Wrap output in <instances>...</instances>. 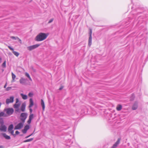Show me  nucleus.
Returning a JSON list of instances; mask_svg holds the SVG:
<instances>
[{
    "label": "nucleus",
    "instance_id": "obj_31",
    "mask_svg": "<svg viewBox=\"0 0 148 148\" xmlns=\"http://www.w3.org/2000/svg\"><path fill=\"white\" fill-rule=\"evenodd\" d=\"M34 132H33L31 134H30V135H29V136H26V137H25V138H27L29 137L30 136H32V135H33V134H34Z\"/></svg>",
    "mask_w": 148,
    "mask_h": 148
},
{
    "label": "nucleus",
    "instance_id": "obj_2",
    "mask_svg": "<svg viewBox=\"0 0 148 148\" xmlns=\"http://www.w3.org/2000/svg\"><path fill=\"white\" fill-rule=\"evenodd\" d=\"M27 113H22L20 115V119L23 123H25L27 117Z\"/></svg>",
    "mask_w": 148,
    "mask_h": 148
},
{
    "label": "nucleus",
    "instance_id": "obj_39",
    "mask_svg": "<svg viewBox=\"0 0 148 148\" xmlns=\"http://www.w3.org/2000/svg\"><path fill=\"white\" fill-rule=\"evenodd\" d=\"M16 38L17 39H18V41H19V42H20L21 43V39H20L18 37H16Z\"/></svg>",
    "mask_w": 148,
    "mask_h": 148
},
{
    "label": "nucleus",
    "instance_id": "obj_9",
    "mask_svg": "<svg viewBox=\"0 0 148 148\" xmlns=\"http://www.w3.org/2000/svg\"><path fill=\"white\" fill-rule=\"evenodd\" d=\"M121 139L118 138L116 143L111 148H116L120 143Z\"/></svg>",
    "mask_w": 148,
    "mask_h": 148
},
{
    "label": "nucleus",
    "instance_id": "obj_5",
    "mask_svg": "<svg viewBox=\"0 0 148 148\" xmlns=\"http://www.w3.org/2000/svg\"><path fill=\"white\" fill-rule=\"evenodd\" d=\"M40 45V44H37L34 45L30 46L27 47V50L29 51H31L38 47Z\"/></svg>",
    "mask_w": 148,
    "mask_h": 148
},
{
    "label": "nucleus",
    "instance_id": "obj_48",
    "mask_svg": "<svg viewBox=\"0 0 148 148\" xmlns=\"http://www.w3.org/2000/svg\"><path fill=\"white\" fill-rule=\"evenodd\" d=\"M20 136H23V134L20 135Z\"/></svg>",
    "mask_w": 148,
    "mask_h": 148
},
{
    "label": "nucleus",
    "instance_id": "obj_12",
    "mask_svg": "<svg viewBox=\"0 0 148 148\" xmlns=\"http://www.w3.org/2000/svg\"><path fill=\"white\" fill-rule=\"evenodd\" d=\"M25 103H23L21 107V110L22 112H23L25 111Z\"/></svg>",
    "mask_w": 148,
    "mask_h": 148
},
{
    "label": "nucleus",
    "instance_id": "obj_38",
    "mask_svg": "<svg viewBox=\"0 0 148 148\" xmlns=\"http://www.w3.org/2000/svg\"><path fill=\"white\" fill-rule=\"evenodd\" d=\"M10 133L12 135H13L14 133V131L13 130H12L11 131H10V132H8Z\"/></svg>",
    "mask_w": 148,
    "mask_h": 148
},
{
    "label": "nucleus",
    "instance_id": "obj_24",
    "mask_svg": "<svg viewBox=\"0 0 148 148\" xmlns=\"http://www.w3.org/2000/svg\"><path fill=\"white\" fill-rule=\"evenodd\" d=\"M12 52L17 57H18L19 54V53L18 52L15 51H13Z\"/></svg>",
    "mask_w": 148,
    "mask_h": 148
},
{
    "label": "nucleus",
    "instance_id": "obj_26",
    "mask_svg": "<svg viewBox=\"0 0 148 148\" xmlns=\"http://www.w3.org/2000/svg\"><path fill=\"white\" fill-rule=\"evenodd\" d=\"M6 61L5 60L2 64V66L3 67V68H5L6 67Z\"/></svg>",
    "mask_w": 148,
    "mask_h": 148
},
{
    "label": "nucleus",
    "instance_id": "obj_42",
    "mask_svg": "<svg viewBox=\"0 0 148 148\" xmlns=\"http://www.w3.org/2000/svg\"><path fill=\"white\" fill-rule=\"evenodd\" d=\"M63 86H61V87L59 88V90H62L63 89Z\"/></svg>",
    "mask_w": 148,
    "mask_h": 148
},
{
    "label": "nucleus",
    "instance_id": "obj_3",
    "mask_svg": "<svg viewBox=\"0 0 148 148\" xmlns=\"http://www.w3.org/2000/svg\"><path fill=\"white\" fill-rule=\"evenodd\" d=\"M89 37L88 39V45L89 47L92 45V30L91 29H89Z\"/></svg>",
    "mask_w": 148,
    "mask_h": 148
},
{
    "label": "nucleus",
    "instance_id": "obj_21",
    "mask_svg": "<svg viewBox=\"0 0 148 148\" xmlns=\"http://www.w3.org/2000/svg\"><path fill=\"white\" fill-rule=\"evenodd\" d=\"M33 139H34V138H31L30 139H27V140H25L23 141V142L26 143V142H27L31 141L32 140H33Z\"/></svg>",
    "mask_w": 148,
    "mask_h": 148
},
{
    "label": "nucleus",
    "instance_id": "obj_41",
    "mask_svg": "<svg viewBox=\"0 0 148 148\" xmlns=\"http://www.w3.org/2000/svg\"><path fill=\"white\" fill-rule=\"evenodd\" d=\"M19 101V100L18 98L16 99V103H17Z\"/></svg>",
    "mask_w": 148,
    "mask_h": 148
},
{
    "label": "nucleus",
    "instance_id": "obj_1",
    "mask_svg": "<svg viewBox=\"0 0 148 148\" xmlns=\"http://www.w3.org/2000/svg\"><path fill=\"white\" fill-rule=\"evenodd\" d=\"M48 35L47 33H40L36 37L35 40L36 41H43L47 38Z\"/></svg>",
    "mask_w": 148,
    "mask_h": 148
},
{
    "label": "nucleus",
    "instance_id": "obj_10",
    "mask_svg": "<svg viewBox=\"0 0 148 148\" xmlns=\"http://www.w3.org/2000/svg\"><path fill=\"white\" fill-rule=\"evenodd\" d=\"M26 79H25L21 77L19 80L20 83L22 84H26V81H27Z\"/></svg>",
    "mask_w": 148,
    "mask_h": 148
},
{
    "label": "nucleus",
    "instance_id": "obj_50",
    "mask_svg": "<svg viewBox=\"0 0 148 148\" xmlns=\"http://www.w3.org/2000/svg\"><path fill=\"white\" fill-rule=\"evenodd\" d=\"M4 71V70L3 69V70H2V71Z\"/></svg>",
    "mask_w": 148,
    "mask_h": 148
},
{
    "label": "nucleus",
    "instance_id": "obj_15",
    "mask_svg": "<svg viewBox=\"0 0 148 148\" xmlns=\"http://www.w3.org/2000/svg\"><path fill=\"white\" fill-rule=\"evenodd\" d=\"M14 128V126L12 124H10L8 127V132H10V131L13 130Z\"/></svg>",
    "mask_w": 148,
    "mask_h": 148
},
{
    "label": "nucleus",
    "instance_id": "obj_8",
    "mask_svg": "<svg viewBox=\"0 0 148 148\" xmlns=\"http://www.w3.org/2000/svg\"><path fill=\"white\" fill-rule=\"evenodd\" d=\"M7 130V127L4 125H0V131L5 132Z\"/></svg>",
    "mask_w": 148,
    "mask_h": 148
},
{
    "label": "nucleus",
    "instance_id": "obj_35",
    "mask_svg": "<svg viewBox=\"0 0 148 148\" xmlns=\"http://www.w3.org/2000/svg\"><path fill=\"white\" fill-rule=\"evenodd\" d=\"M12 88L11 87H8L6 88V90L7 91H9Z\"/></svg>",
    "mask_w": 148,
    "mask_h": 148
},
{
    "label": "nucleus",
    "instance_id": "obj_23",
    "mask_svg": "<svg viewBox=\"0 0 148 148\" xmlns=\"http://www.w3.org/2000/svg\"><path fill=\"white\" fill-rule=\"evenodd\" d=\"M4 121L3 120V118H0V124L1 125H3L4 124Z\"/></svg>",
    "mask_w": 148,
    "mask_h": 148
},
{
    "label": "nucleus",
    "instance_id": "obj_20",
    "mask_svg": "<svg viewBox=\"0 0 148 148\" xmlns=\"http://www.w3.org/2000/svg\"><path fill=\"white\" fill-rule=\"evenodd\" d=\"M135 98V96L134 94H132L131 96L130 97V101H133L134 100Z\"/></svg>",
    "mask_w": 148,
    "mask_h": 148
},
{
    "label": "nucleus",
    "instance_id": "obj_46",
    "mask_svg": "<svg viewBox=\"0 0 148 148\" xmlns=\"http://www.w3.org/2000/svg\"><path fill=\"white\" fill-rule=\"evenodd\" d=\"M19 110L18 109V108L17 109H16L15 110L16 111L18 112L19 111Z\"/></svg>",
    "mask_w": 148,
    "mask_h": 148
},
{
    "label": "nucleus",
    "instance_id": "obj_29",
    "mask_svg": "<svg viewBox=\"0 0 148 148\" xmlns=\"http://www.w3.org/2000/svg\"><path fill=\"white\" fill-rule=\"evenodd\" d=\"M4 113L3 112H0V117L1 116H5L6 115H4Z\"/></svg>",
    "mask_w": 148,
    "mask_h": 148
},
{
    "label": "nucleus",
    "instance_id": "obj_25",
    "mask_svg": "<svg viewBox=\"0 0 148 148\" xmlns=\"http://www.w3.org/2000/svg\"><path fill=\"white\" fill-rule=\"evenodd\" d=\"M12 79L13 81L14 80V79L16 77L15 75L13 73H12Z\"/></svg>",
    "mask_w": 148,
    "mask_h": 148
},
{
    "label": "nucleus",
    "instance_id": "obj_19",
    "mask_svg": "<svg viewBox=\"0 0 148 148\" xmlns=\"http://www.w3.org/2000/svg\"><path fill=\"white\" fill-rule=\"evenodd\" d=\"M20 105V104L19 103L18 104L16 103L14 105V107L15 108L18 109V108Z\"/></svg>",
    "mask_w": 148,
    "mask_h": 148
},
{
    "label": "nucleus",
    "instance_id": "obj_47",
    "mask_svg": "<svg viewBox=\"0 0 148 148\" xmlns=\"http://www.w3.org/2000/svg\"><path fill=\"white\" fill-rule=\"evenodd\" d=\"M16 134H13V135H13V136H14V137H15V136H16Z\"/></svg>",
    "mask_w": 148,
    "mask_h": 148
},
{
    "label": "nucleus",
    "instance_id": "obj_43",
    "mask_svg": "<svg viewBox=\"0 0 148 148\" xmlns=\"http://www.w3.org/2000/svg\"><path fill=\"white\" fill-rule=\"evenodd\" d=\"M31 67H32V70H33V71L34 72H35L36 70L33 67V66H32Z\"/></svg>",
    "mask_w": 148,
    "mask_h": 148
},
{
    "label": "nucleus",
    "instance_id": "obj_17",
    "mask_svg": "<svg viewBox=\"0 0 148 148\" xmlns=\"http://www.w3.org/2000/svg\"><path fill=\"white\" fill-rule=\"evenodd\" d=\"M2 134L3 136L5 138V139L9 140L10 139V136L7 135L5 133Z\"/></svg>",
    "mask_w": 148,
    "mask_h": 148
},
{
    "label": "nucleus",
    "instance_id": "obj_34",
    "mask_svg": "<svg viewBox=\"0 0 148 148\" xmlns=\"http://www.w3.org/2000/svg\"><path fill=\"white\" fill-rule=\"evenodd\" d=\"M8 47L10 50L14 51V49L13 48H12L10 46H8Z\"/></svg>",
    "mask_w": 148,
    "mask_h": 148
},
{
    "label": "nucleus",
    "instance_id": "obj_16",
    "mask_svg": "<svg viewBox=\"0 0 148 148\" xmlns=\"http://www.w3.org/2000/svg\"><path fill=\"white\" fill-rule=\"evenodd\" d=\"M41 105L42 107V110L43 111L44 110V109L45 108V103L43 99H41Z\"/></svg>",
    "mask_w": 148,
    "mask_h": 148
},
{
    "label": "nucleus",
    "instance_id": "obj_7",
    "mask_svg": "<svg viewBox=\"0 0 148 148\" xmlns=\"http://www.w3.org/2000/svg\"><path fill=\"white\" fill-rule=\"evenodd\" d=\"M14 97L13 96H11L10 99H7L6 100V104H8L10 103H12L14 101Z\"/></svg>",
    "mask_w": 148,
    "mask_h": 148
},
{
    "label": "nucleus",
    "instance_id": "obj_27",
    "mask_svg": "<svg viewBox=\"0 0 148 148\" xmlns=\"http://www.w3.org/2000/svg\"><path fill=\"white\" fill-rule=\"evenodd\" d=\"M34 118V114H30L29 116V119H32Z\"/></svg>",
    "mask_w": 148,
    "mask_h": 148
},
{
    "label": "nucleus",
    "instance_id": "obj_6",
    "mask_svg": "<svg viewBox=\"0 0 148 148\" xmlns=\"http://www.w3.org/2000/svg\"><path fill=\"white\" fill-rule=\"evenodd\" d=\"M24 123H23L22 122L19 123L15 126L14 127V129L19 130L21 129L23 126Z\"/></svg>",
    "mask_w": 148,
    "mask_h": 148
},
{
    "label": "nucleus",
    "instance_id": "obj_22",
    "mask_svg": "<svg viewBox=\"0 0 148 148\" xmlns=\"http://www.w3.org/2000/svg\"><path fill=\"white\" fill-rule=\"evenodd\" d=\"M25 76L27 77L28 78H29V80L31 81H32V79L31 78L29 74L27 73H25Z\"/></svg>",
    "mask_w": 148,
    "mask_h": 148
},
{
    "label": "nucleus",
    "instance_id": "obj_30",
    "mask_svg": "<svg viewBox=\"0 0 148 148\" xmlns=\"http://www.w3.org/2000/svg\"><path fill=\"white\" fill-rule=\"evenodd\" d=\"M33 95V94L31 92L29 93L28 94V96L30 97H32Z\"/></svg>",
    "mask_w": 148,
    "mask_h": 148
},
{
    "label": "nucleus",
    "instance_id": "obj_44",
    "mask_svg": "<svg viewBox=\"0 0 148 148\" xmlns=\"http://www.w3.org/2000/svg\"><path fill=\"white\" fill-rule=\"evenodd\" d=\"M30 108L29 109V111H30V113H31L32 112V108Z\"/></svg>",
    "mask_w": 148,
    "mask_h": 148
},
{
    "label": "nucleus",
    "instance_id": "obj_49",
    "mask_svg": "<svg viewBox=\"0 0 148 148\" xmlns=\"http://www.w3.org/2000/svg\"><path fill=\"white\" fill-rule=\"evenodd\" d=\"M1 60V58H0V60Z\"/></svg>",
    "mask_w": 148,
    "mask_h": 148
},
{
    "label": "nucleus",
    "instance_id": "obj_13",
    "mask_svg": "<svg viewBox=\"0 0 148 148\" xmlns=\"http://www.w3.org/2000/svg\"><path fill=\"white\" fill-rule=\"evenodd\" d=\"M34 103L32 98H30L29 99V108H31L34 105Z\"/></svg>",
    "mask_w": 148,
    "mask_h": 148
},
{
    "label": "nucleus",
    "instance_id": "obj_18",
    "mask_svg": "<svg viewBox=\"0 0 148 148\" xmlns=\"http://www.w3.org/2000/svg\"><path fill=\"white\" fill-rule=\"evenodd\" d=\"M21 95L22 97V98L24 100L26 99L27 98V96L26 95H24L23 94L21 93Z\"/></svg>",
    "mask_w": 148,
    "mask_h": 148
},
{
    "label": "nucleus",
    "instance_id": "obj_37",
    "mask_svg": "<svg viewBox=\"0 0 148 148\" xmlns=\"http://www.w3.org/2000/svg\"><path fill=\"white\" fill-rule=\"evenodd\" d=\"M11 38L12 39H14L15 40H16V39H17V38H16V37H14V36H12L11 37Z\"/></svg>",
    "mask_w": 148,
    "mask_h": 148
},
{
    "label": "nucleus",
    "instance_id": "obj_14",
    "mask_svg": "<svg viewBox=\"0 0 148 148\" xmlns=\"http://www.w3.org/2000/svg\"><path fill=\"white\" fill-rule=\"evenodd\" d=\"M122 107L121 105L118 104L116 106V109L117 111H119L122 109Z\"/></svg>",
    "mask_w": 148,
    "mask_h": 148
},
{
    "label": "nucleus",
    "instance_id": "obj_33",
    "mask_svg": "<svg viewBox=\"0 0 148 148\" xmlns=\"http://www.w3.org/2000/svg\"><path fill=\"white\" fill-rule=\"evenodd\" d=\"M27 130L24 129L22 130V132L23 134H25L27 132Z\"/></svg>",
    "mask_w": 148,
    "mask_h": 148
},
{
    "label": "nucleus",
    "instance_id": "obj_4",
    "mask_svg": "<svg viewBox=\"0 0 148 148\" xmlns=\"http://www.w3.org/2000/svg\"><path fill=\"white\" fill-rule=\"evenodd\" d=\"M6 111V113L8 115H11L13 114L14 112V109L12 108H9L5 109L4 111Z\"/></svg>",
    "mask_w": 148,
    "mask_h": 148
},
{
    "label": "nucleus",
    "instance_id": "obj_40",
    "mask_svg": "<svg viewBox=\"0 0 148 148\" xmlns=\"http://www.w3.org/2000/svg\"><path fill=\"white\" fill-rule=\"evenodd\" d=\"M19 132L18 131H16L15 132V134L16 135H18L19 134Z\"/></svg>",
    "mask_w": 148,
    "mask_h": 148
},
{
    "label": "nucleus",
    "instance_id": "obj_11",
    "mask_svg": "<svg viewBox=\"0 0 148 148\" xmlns=\"http://www.w3.org/2000/svg\"><path fill=\"white\" fill-rule=\"evenodd\" d=\"M138 107V102L136 101L134 102L133 104L132 107V109L133 110H136Z\"/></svg>",
    "mask_w": 148,
    "mask_h": 148
},
{
    "label": "nucleus",
    "instance_id": "obj_32",
    "mask_svg": "<svg viewBox=\"0 0 148 148\" xmlns=\"http://www.w3.org/2000/svg\"><path fill=\"white\" fill-rule=\"evenodd\" d=\"M54 20L53 18H52L48 22V23L49 24L52 22Z\"/></svg>",
    "mask_w": 148,
    "mask_h": 148
},
{
    "label": "nucleus",
    "instance_id": "obj_36",
    "mask_svg": "<svg viewBox=\"0 0 148 148\" xmlns=\"http://www.w3.org/2000/svg\"><path fill=\"white\" fill-rule=\"evenodd\" d=\"M32 119H29V120H28V121H27V123L28 124H29L31 123V121H32Z\"/></svg>",
    "mask_w": 148,
    "mask_h": 148
},
{
    "label": "nucleus",
    "instance_id": "obj_45",
    "mask_svg": "<svg viewBox=\"0 0 148 148\" xmlns=\"http://www.w3.org/2000/svg\"><path fill=\"white\" fill-rule=\"evenodd\" d=\"M7 86V83H6V84H5L4 86V88H6V86Z\"/></svg>",
    "mask_w": 148,
    "mask_h": 148
},
{
    "label": "nucleus",
    "instance_id": "obj_28",
    "mask_svg": "<svg viewBox=\"0 0 148 148\" xmlns=\"http://www.w3.org/2000/svg\"><path fill=\"white\" fill-rule=\"evenodd\" d=\"M29 126L28 125H25V127L24 129L26 130H27L28 129H29Z\"/></svg>",
    "mask_w": 148,
    "mask_h": 148
}]
</instances>
